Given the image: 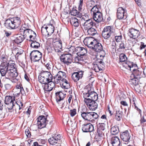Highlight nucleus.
<instances>
[{"mask_svg":"<svg viewBox=\"0 0 146 146\" xmlns=\"http://www.w3.org/2000/svg\"><path fill=\"white\" fill-rule=\"evenodd\" d=\"M97 39L92 37H86L84 40L83 42L86 45L91 49L94 43H96Z\"/></svg>","mask_w":146,"mask_h":146,"instance_id":"nucleus-16","label":"nucleus"},{"mask_svg":"<svg viewBox=\"0 0 146 146\" xmlns=\"http://www.w3.org/2000/svg\"><path fill=\"white\" fill-rule=\"evenodd\" d=\"M66 74L65 72L62 71H59L56 75L53 77V80H54L55 82L58 84L60 82V81L64 80L66 78Z\"/></svg>","mask_w":146,"mask_h":146,"instance_id":"nucleus-13","label":"nucleus"},{"mask_svg":"<svg viewBox=\"0 0 146 146\" xmlns=\"http://www.w3.org/2000/svg\"><path fill=\"white\" fill-rule=\"evenodd\" d=\"M93 69L96 72H98L101 71L99 67L96 64H94Z\"/></svg>","mask_w":146,"mask_h":146,"instance_id":"nucleus-49","label":"nucleus"},{"mask_svg":"<svg viewBox=\"0 0 146 146\" xmlns=\"http://www.w3.org/2000/svg\"><path fill=\"white\" fill-rule=\"evenodd\" d=\"M21 22L20 18L18 17L9 18L5 20L4 24L8 29H15L21 25Z\"/></svg>","mask_w":146,"mask_h":146,"instance_id":"nucleus-2","label":"nucleus"},{"mask_svg":"<svg viewBox=\"0 0 146 146\" xmlns=\"http://www.w3.org/2000/svg\"><path fill=\"white\" fill-rule=\"evenodd\" d=\"M93 25L92 19H89L85 21L83 25V30H86L92 27Z\"/></svg>","mask_w":146,"mask_h":146,"instance_id":"nucleus-22","label":"nucleus"},{"mask_svg":"<svg viewBox=\"0 0 146 146\" xmlns=\"http://www.w3.org/2000/svg\"><path fill=\"white\" fill-rule=\"evenodd\" d=\"M48 115V114L46 115L45 116L40 115L38 117L37 119V124L39 128L42 129L46 126V123L48 122V120L46 119Z\"/></svg>","mask_w":146,"mask_h":146,"instance_id":"nucleus-9","label":"nucleus"},{"mask_svg":"<svg viewBox=\"0 0 146 146\" xmlns=\"http://www.w3.org/2000/svg\"><path fill=\"white\" fill-rule=\"evenodd\" d=\"M119 61L122 62L125 61L127 59V58L125 54L121 53L119 55Z\"/></svg>","mask_w":146,"mask_h":146,"instance_id":"nucleus-42","label":"nucleus"},{"mask_svg":"<svg viewBox=\"0 0 146 146\" xmlns=\"http://www.w3.org/2000/svg\"><path fill=\"white\" fill-rule=\"evenodd\" d=\"M48 29H47V35L48 36L51 35L54 31V27L53 25L51 23L47 24V25Z\"/></svg>","mask_w":146,"mask_h":146,"instance_id":"nucleus-28","label":"nucleus"},{"mask_svg":"<svg viewBox=\"0 0 146 146\" xmlns=\"http://www.w3.org/2000/svg\"><path fill=\"white\" fill-rule=\"evenodd\" d=\"M54 47H56L58 49H62V42L61 40L57 41L56 45Z\"/></svg>","mask_w":146,"mask_h":146,"instance_id":"nucleus-46","label":"nucleus"},{"mask_svg":"<svg viewBox=\"0 0 146 146\" xmlns=\"http://www.w3.org/2000/svg\"><path fill=\"white\" fill-rule=\"evenodd\" d=\"M100 7H98L97 5H96L93 7L91 9V13L92 15H93L96 14V13H100L101 12L99 11V8Z\"/></svg>","mask_w":146,"mask_h":146,"instance_id":"nucleus-33","label":"nucleus"},{"mask_svg":"<svg viewBox=\"0 0 146 146\" xmlns=\"http://www.w3.org/2000/svg\"><path fill=\"white\" fill-rule=\"evenodd\" d=\"M87 92L83 93L84 99H90L91 100L97 101L98 99V94L91 89H88Z\"/></svg>","mask_w":146,"mask_h":146,"instance_id":"nucleus-6","label":"nucleus"},{"mask_svg":"<svg viewBox=\"0 0 146 146\" xmlns=\"http://www.w3.org/2000/svg\"><path fill=\"white\" fill-rule=\"evenodd\" d=\"M146 47V45L144 44L143 42H141V45L140 46V50Z\"/></svg>","mask_w":146,"mask_h":146,"instance_id":"nucleus-63","label":"nucleus"},{"mask_svg":"<svg viewBox=\"0 0 146 146\" xmlns=\"http://www.w3.org/2000/svg\"><path fill=\"white\" fill-rule=\"evenodd\" d=\"M20 92L21 93L22 95L25 96V93L23 88V87H22L21 88L20 90Z\"/></svg>","mask_w":146,"mask_h":146,"instance_id":"nucleus-64","label":"nucleus"},{"mask_svg":"<svg viewBox=\"0 0 146 146\" xmlns=\"http://www.w3.org/2000/svg\"><path fill=\"white\" fill-rule=\"evenodd\" d=\"M70 22L72 25L75 27H77L79 25V20L75 17H72Z\"/></svg>","mask_w":146,"mask_h":146,"instance_id":"nucleus-32","label":"nucleus"},{"mask_svg":"<svg viewBox=\"0 0 146 146\" xmlns=\"http://www.w3.org/2000/svg\"><path fill=\"white\" fill-rule=\"evenodd\" d=\"M81 117L85 120L90 121L91 119L93 118L97 119L99 117V115L95 112H88V111L83 115H82Z\"/></svg>","mask_w":146,"mask_h":146,"instance_id":"nucleus-10","label":"nucleus"},{"mask_svg":"<svg viewBox=\"0 0 146 146\" xmlns=\"http://www.w3.org/2000/svg\"><path fill=\"white\" fill-rule=\"evenodd\" d=\"M120 137L123 141L127 142L129 140L130 138V135L128 131L126 130L124 132L121 133Z\"/></svg>","mask_w":146,"mask_h":146,"instance_id":"nucleus-23","label":"nucleus"},{"mask_svg":"<svg viewBox=\"0 0 146 146\" xmlns=\"http://www.w3.org/2000/svg\"><path fill=\"white\" fill-rule=\"evenodd\" d=\"M25 133L27 137H30L31 135V132H30L28 129H27L25 131Z\"/></svg>","mask_w":146,"mask_h":146,"instance_id":"nucleus-55","label":"nucleus"},{"mask_svg":"<svg viewBox=\"0 0 146 146\" xmlns=\"http://www.w3.org/2000/svg\"><path fill=\"white\" fill-rule=\"evenodd\" d=\"M125 45L124 43L123 42H121V43L119 45V48L123 50L125 49Z\"/></svg>","mask_w":146,"mask_h":146,"instance_id":"nucleus-54","label":"nucleus"},{"mask_svg":"<svg viewBox=\"0 0 146 146\" xmlns=\"http://www.w3.org/2000/svg\"><path fill=\"white\" fill-rule=\"evenodd\" d=\"M77 55L74 58V62L76 63H80L81 62L83 61L84 60V56L80 55Z\"/></svg>","mask_w":146,"mask_h":146,"instance_id":"nucleus-34","label":"nucleus"},{"mask_svg":"<svg viewBox=\"0 0 146 146\" xmlns=\"http://www.w3.org/2000/svg\"><path fill=\"white\" fill-rule=\"evenodd\" d=\"M121 36H115V39L116 41L117 42H120L121 39Z\"/></svg>","mask_w":146,"mask_h":146,"instance_id":"nucleus-57","label":"nucleus"},{"mask_svg":"<svg viewBox=\"0 0 146 146\" xmlns=\"http://www.w3.org/2000/svg\"><path fill=\"white\" fill-rule=\"evenodd\" d=\"M15 97H14L13 99H12V97L10 96H6L5 98V104H8L9 103L14 102L15 101Z\"/></svg>","mask_w":146,"mask_h":146,"instance_id":"nucleus-36","label":"nucleus"},{"mask_svg":"<svg viewBox=\"0 0 146 146\" xmlns=\"http://www.w3.org/2000/svg\"><path fill=\"white\" fill-rule=\"evenodd\" d=\"M105 125L104 124H102V125H100V127L97 128V133L95 137V138L97 141H100L105 135H107L108 131H106Z\"/></svg>","mask_w":146,"mask_h":146,"instance_id":"nucleus-5","label":"nucleus"},{"mask_svg":"<svg viewBox=\"0 0 146 146\" xmlns=\"http://www.w3.org/2000/svg\"><path fill=\"white\" fill-rule=\"evenodd\" d=\"M139 78V77H136L134 79H132L129 82H131L134 86H136L138 84Z\"/></svg>","mask_w":146,"mask_h":146,"instance_id":"nucleus-43","label":"nucleus"},{"mask_svg":"<svg viewBox=\"0 0 146 146\" xmlns=\"http://www.w3.org/2000/svg\"><path fill=\"white\" fill-rule=\"evenodd\" d=\"M111 26L105 27L102 32V36L105 39H108L111 34Z\"/></svg>","mask_w":146,"mask_h":146,"instance_id":"nucleus-15","label":"nucleus"},{"mask_svg":"<svg viewBox=\"0 0 146 146\" xmlns=\"http://www.w3.org/2000/svg\"><path fill=\"white\" fill-rule=\"evenodd\" d=\"M100 59H97L96 60V64H102V63H104V62L103 61L102 59V58H103L102 57Z\"/></svg>","mask_w":146,"mask_h":146,"instance_id":"nucleus-61","label":"nucleus"},{"mask_svg":"<svg viewBox=\"0 0 146 146\" xmlns=\"http://www.w3.org/2000/svg\"><path fill=\"white\" fill-rule=\"evenodd\" d=\"M45 66L48 69H50L52 66L51 63V62H48L45 65Z\"/></svg>","mask_w":146,"mask_h":146,"instance_id":"nucleus-60","label":"nucleus"},{"mask_svg":"<svg viewBox=\"0 0 146 146\" xmlns=\"http://www.w3.org/2000/svg\"><path fill=\"white\" fill-rule=\"evenodd\" d=\"M77 54L84 56L87 52V49L83 47L78 46L76 47Z\"/></svg>","mask_w":146,"mask_h":146,"instance_id":"nucleus-25","label":"nucleus"},{"mask_svg":"<svg viewBox=\"0 0 146 146\" xmlns=\"http://www.w3.org/2000/svg\"><path fill=\"white\" fill-rule=\"evenodd\" d=\"M76 109L75 108L70 110V114L71 117H73L76 114Z\"/></svg>","mask_w":146,"mask_h":146,"instance_id":"nucleus-52","label":"nucleus"},{"mask_svg":"<svg viewBox=\"0 0 146 146\" xmlns=\"http://www.w3.org/2000/svg\"><path fill=\"white\" fill-rule=\"evenodd\" d=\"M87 111V108L85 106H83L81 108H78V112L81 113V116Z\"/></svg>","mask_w":146,"mask_h":146,"instance_id":"nucleus-37","label":"nucleus"},{"mask_svg":"<svg viewBox=\"0 0 146 146\" xmlns=\"http://www.w3.org/2000/svg\"><path fill=\"white\" fill-rule=\"evenodd\" d=\"M14 73L13 74L12 72H8L5 74V75L4 76H5V78H6L7 80H11L12 78H15L17 76H14Z\"/></svg>","mask_w":146,"mask_h":146,"instance_id":"nucleus-35","label":"nucleus"},{"mask_svg":"<svg viewBox=\"0 0 146 146\" xmlns=\"http://www.w3.org/2000/svg\"><path fill=\"white\" fill-rule=\"evenodd\" d=\"M7 68H8V71L11 72L13 74L14 73V75L15 76H18V74L17 72L16 68V65L14 63H9L7 62Z\"/></svg>","mask_w":146,"mask_h":146,"instance_id":"nucleus-20","label":"nucleus"},{"mask_svg":"<svg viewBox=\"0 0 146 146\" xmlns=\"http://www.w3.org/2000/svg\"><path fill=\"white\" fill-rule=\"evenodd\" d=\"M96 101L92 100L90 99H84V102L85 103L90 109L95 110L98 107V105L96 102Z\"/></svg>","mask_w":146,"mask_h":146,"instance_id":"nucleus-12","label":"nucleus"},{"mask_svg":"<svg viewBox=\"0 0 146 146\" xmlns=\"http://www.w3.org/2000/svg\"><path fill=\"white\" fill-rule=\"evenodd\" d=\"M34 32V31L30 29L27 28L24 35H23L25 38L26 37H29L30 36V35L33 33Z\"/></svg>","mask_w":146,"mask_h":146,"instance_id":"nucleus-38","label":"nucleus"},{"mask_svg":"<svg viewBox=\"0 0 146 146\" xmlns=\"http://www.w3.org/2000/svg\"><path fill=\"white\" fill-rule=\"evenodd\" d=\"M87 34L91 36H94L98 35L95 29L93 28H91L86 30Z\"/></svg>","mask_w":146,"mask_h":146,"instance_id":"nucleus-30","label":"nucleus"},{"mask_svg":"<svg viewBox=\"0 0 146 146\" xmlns=\"http://www.w3.org/2000/svg\"><path fill=\"white\" fill-rule=\"evenodd\" d=\"M16 104L19 106V109L20 110L22 109L23 108V102L21 101H18L16 102Z\"/></svg>","mask_w":146,"mask_h":146,"instance_id":"nucleus-53","label":"nucleus"},{"mask_svg":"<svg viewBox=\"0 0 146 146\" xmlns=\"http://www.w3.org/2000/svg\"><path fill=\"white\" fill-rule=\"evenodd\" d=\"M128 35L131 38L134 39L137 38L140 35L139 30L133 29H130L128 31Z\"/></svg>","mask_w":146,"mask_h":146,"instance_id":"nucleus-18","label":"nucleus"},{"mask_svg":"<svg viewBox=\"0 0 146 146\" xmlns=\"http://www.w3.org/2000/svg\"><path fill=\"white\" fill-rule=\"evenodd\" d=\"M70 13L72 15L76 16L79 18H80L82 16V14L74 8L71 11Z\"/></svg>","mask_w":146,"mask_h":146,"instance_id":"nucleus-29","label":"nucleus"},{"mask_svg":"<svg viewBox=\"0 0 146 146\" xmlns=\"http://www.w3.org/2000/svg\"><path fill=\"white\" fill-rule=\"evenodd\" d=\"M122 112L121 111H116L115 114V118L117 120L119 121L121 120L122 117Z\"/></svg>","mask_w":146,"mask_h":146,"instance_id":"nucleus-40","label":"nucleus"},{"mask_svg":"<svg viewBox=\"0 0 146 146\" xmlns=\"http://www.w3.org/2000/svg\"><path fill=\"white\" fill-rule=\"evenodd\" d=\"M7 62H4L1 63L0 65V72L2 76L5 75V74L8 71L7 68Z\"/></svg>","mask_w":146,"mask_h":146,"instance_id":"nucleus-21","label":"nucleus"},{"mask_svg":"<svg viewBox=\"0 0 146 146\" xmlns=\"http://www.w3.org/2000/svg\"><path fill=\"white\" fill-rule=\"evenodd\" d=\"M56 95V100L58 104L62 108H67V104L66 102L64 100V98L66 96V94L64 90L57 92L55 94Z\"/></svg>","mask_w":146,"mask_h":146,"instance_id":"nucleus-3","label":"nucleus"},{"mask_svg":"<svg viewBox=\"0 0 146 146\" xmlns=\"http://www.w3.org/2000/svg\"><path fill=\"white\" fill-rule=\"evenodd\" d=\"M60 58L62 62L67 65L70 64L72 62V56L69 54H63L61 56Z\"/></svg>","mask_w":146,"mask_h":146,"instance_id":"nucleus-11","label":"nucleus"},{"mask_svg":"<svg viewBox=\"0 0 146 146\" xmlns=\"http://www.w3.org/2000/svg\"><path fill=\"white\" fill-rule=\"evenodd\" d=\"M133 74L135 75V76L136 77H139L140 78L139 75L141 73L139 70L136 69L135 71L132 72Z\"/></svg>","mask_w":146,"mask_h":146,"instance_id":"nucleus-48","label":"nucleus"},{"mask_svg":"<svg viewBox=\"0 0 146 146\" xmlns=\"http://www.w3.org/2000/svg\"><path fill=\"white\" fill-rule=\"evenodd\" d=\"M49 143L52 145H54L57 144L60 145L64 142V139L61 135L59 134H56L53 136L49 138L48 139Z\"/></svg>","mask_w":146,"mask_h":146,"instance_id":"nucleus-4","label":"nucleus"},{"mask_svg":"<svg viewBox=\"0 0 146 146\" xmlns=\"http://www.w3.org/2000/svg\"><path fill=\"white\" fill-rule=\"evenodd\" d=\"M127 64L129 68H132L133 66H137V64L134 63L133 62H127Z\"/></svg>","mask_w":146,"mask_h":146,"instance_id":"nucleus-50","label":"nucleus"},{"mask_svg":"<svg viewBox=\"0 0 146 146\" xmlns=\"http://www.w3.org/2000/svg\"><path fill=\"white\" fill-rule=\"evenodd\" d=\"M119 131V128L117 126H115L111 128V132L112 134L115 135L118 133Z\"/></svg>","mask_w":146,"mask_h":146,"instance_id":"nucleus-39","label":"nucleus"},{"mask_svg":"<svg viewBox=\"0 0 146 146\" xmlns=\"http://www.w3.org/2000/svg\"><path fill=\"white\" fill-rule=\"evenodd\" d=\"M111 141L113 146H120V142L117 136H115L111 137Z\"/></svg>","mask_w":146,"mask_h":146,"instance_id":"nucleus-26","label":"nucleus"},{"mask_svg":"<svg viewBox=\"0 0 146 146\" xmlns=\"http://www.w3.org/2000/svg\"><path fill=\"white\" fill-rule=\"evenodd\" d=\"M14 102H11V103H9L8 104H6L7 105V107L8 109L9 110H11L12 109L13 107L14 106Z\"/></svg>","mask_w":146,"mask_h":146,"instance_id":"nucleus-47","label":"nucleus"},{"mask_svg":"<svg viewBox=\"0 0 146 146\" xmlns=\"http://www.w3.org/2000/svg\"><path fill=\"white\" fill-rule=\"evenodd\" d=\"M38 80L40 83L45 84V91H50L55 87L56 83L54 80L52 81L53 76L49 72L42 70L38 75Z\"/></svg>","mask_w":146,"mask_h":146,"instance_id":"nucleus-1","label":"nucleus"},{"mask_svg":"<svg viewBox=\"0 0 146 146\" xmlns=\"http://www.w3.org/2000/svg\"><path fill=\"white\" fill-rule=\"evenodd\" d=\"M84 71H78L77 72H74L72 74V77L73 80L75 82H77L83 77Z\"/></svg>","mask_w":146,"mask_h":146,"instance_id":"nucleus-19","label":"nucleus"},{"mask_svg":"<svg viewBox=\"0 0 146 146\" xmlns=\"http://www.w3.org/2000/svg\"><path fill=\"white\" fill-rule=\"evenodd\" d=\"M104 64V63H102V64H100V63H99V64H97L98 65V66L99 67L101 71L103 70L105 67Z\"/></svg>","mask_w":146,"mask_h":146,"instance_id":"nucleus-56","label":"nucleus"},{"mask_svg":"<svg viewBox=\"0 0 146 146\" xmlns=\"http://www.w3.org/2000/svg\"><path fill=\"white\" fill-rule=\"evenodd\" d=\"M48 28L47 26H46L45 27L43 26L41 28V33L43 35H45L47 33V29H48Z\"/></svg>","mask_w":146,"mask_h":146,"instance_id":"nucleus-51","label":"nucleus"},{"mask_svg":"<svg viewBox=\"0 0 146 146\" xmlns=\"http://www.w3.org/2000/svg\"><path fill=\"white\" fill-rule=\"evenodd\" d=\"M26 29V27H22L20 28L19 29V31L21 33H23V35H24Z\"/></svg>","mask_w":146,"mask_h":146,"instance_id":"nucleus-58","label":"nucleus"},{"mask_svg":"<svg viewBox=\"0 0 146 146\" xmlns=\"http://www.w3.org/2000/svg\"><path fill=\"white\" fill-rule=\"evenodd\" d=\"M95 2L93 0H91L90 2H89L86 5V6L88 9L92 8L93 6L95 5Z\"/></svg>","mask_w":146,"mask_h":146,"instance_id":"nucleus-44","label":"nucleus"},{"mask_svg":"<svg viewBox=\"0 0 146 146\" xmlns=\"http://www.w3.org/2000/svg\"><path fill=\"white\" fill-rule=\"evenodd\" d=\"M36 34L34 32L29 37L30 38L31 41L33 42V41H35L36 40Z\"/></svg>","mask_w":146,"mask_h":146,"instance_id":"nucleus-45","label":"nucleus"},{"mask_svg":"<svg viewBox=\"0 0 146 146\" xmlns=\"http://www.w3.org/2000/svg\"><path fill=\"white\" fill-rule=\"evenodd\" d=\"M141 116V119L140 120V122L141 123H143L146 121V119L144 118V116H143L142 117H141V113L140 114Z\"/></svg>","mask_w":146,"mask_h":146,"instance_id":"nucleus-62","label":"nucleus"},{"mask_svg":"<svg viewBox=\"0 0 146 146\" xmlns=\"http://www.w3.org/2000/svg\"><path fill=\"white\" fill-rule=\"evenodd\" d=\"M83 3H79L78 7V9L79 12H81L82 9V7L83 5Z\"/></svg>","mask_w":146,"mask_h":146,"instance_id":"nucleus-59","label":"nucleus"},{"mask_svg":"<svg viewBox=\"0 0 146 146\" xmlns=\"http://www.w3.org/2000/svg\"><path fill=\"white\" fill-rule=\"evenodd\" d=\"M25 39V38L23 35H19L15 36L13 40L15 43L19 44L22 42Z\"/></svg>","mask_w":146,"mask_h":146,"instance_id":"nucleus-27","label":"nucleus"},{"mask_svg":"<svg viewBox=\"0 0 146 146\" xmlns=\"http://www.w3.org/2000/svg\"><path fill=\"white\" fill-rule=\"evenodd\" d=\"M82 129L83 132H91L94 130V127L90 123H85L82 125Z\"/></svg>","mask_w":146,"mask_h":146,"instance_id":"nucleus-17","label":"nucleus"},{"mask_svg":"<svg viewBox=\"0 0 146 146\" xmlns=\"http://www.w3.org/2000/svg\"><path fill=\"white\" fill-rule=\"evenodd\" d=\"M30 56L31 61L35 62L38 61L41 59L42 54L37 50H34L30 53Z\"/></svg>","mask_w":146,"mask_h":146,"instance_id":"nucleus-8","label":"nucleus"},{"mask_svg":"<svg viewBox=\"0 0 146 146\" xmlns=\"http://www.w3.org/2000/svg\"><path fill=\"white\" fill-rule=\"evenodd\" d=\"M94 51L98 52H102V54H100V58H104L106 55V53L104 50H103V47L102 44L99 42L98 40L97 39L95 43H94L93 46L91 48Z\"/></svg>","mask_w":146,"mask_h":146,"instance_id":"nucleus-7","label":"nucleus"},{"mask_svg":"<svg viewBox=\"0 0 146 146\" xmlns=\"http://www.w3.org/2000/svg\"><path fill=\"white\" fill-rule=\"evenodd\" d=\"M76 47L75 48L73 46H71L67 48V51L68 53V54L71 55L72 56L73 54H75L76 52Z\"/></svg>","mask_w":146,"mask_h":146,"instance_id":"nucleus-31","label":"nucleus"},{"mask_svg":"<svg viewBox=\"0 0 146 146\" xmlns=\"http://www.w3.org/2000/svg\"><path fill=\"white\" fill-rule=\"evenodd\" d=\"M126 11L122 7H119L117 9V17L119 19H125L127 17Z\"/></svg>","mask_w":146,"mask_h":146,"instance_id":"nucleus-14","label":"nucleus"},{"mask_svg":"<svg viewBox=\"0 0 146 146\" xmlns=\"http://www.w3.org/2000/svg\"><path fill=\"white\" fill-rule=\"evenodd\" d=\"M94 20L96 22L100 23L101 22H104L103 20V17L102 13L101 12L96 13L93 15Z\"/></svg>","mask_w":146,"mask_h":146,"instance_id":"nucleus-24","label":"nucleus"},{"mask_svg":"<svg viewBox=\"0 0 146 146\" xmlns=\"http://www.w3.org/2000/svg\"><path fill=\"white\" fill-rule=\"evenodd\" d=\"M31 47L34 48H38L40 47V44L36 40L33 41L31 44Z\"/></svg>","mask_w":146,"mask_h":146,"instance_id":"nucleus-41","label":"nucleus"}]
</instances>
